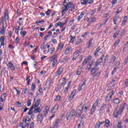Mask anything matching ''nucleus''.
<instances>
[{"instance_id":"obj_51","label":"nucleus","mask_w":128,"mask_h":128,"mask_svg":"<svg viewBox=\"0 0 128 128\" xmlns=\"http://www.w3.org/2000/svg\"><path fill=\"white\" fill-rule=\"evenodd\" d=\"M56 50V48H50V51L51 52H50V54H54V51Z\"/></svg>"},{"instance_id":"obj_35","label":"nucleus","mask_w":128,"mask_h":128,"mask_svg":"<svg viewBox=\"0 0 128 128\" xmlns=\"http://www.w3.org/2000/svg\"><path fill=\"white\" fill-rule=\"evenodd\" d=\"M80 44H82V39L78 38L77 40V41L75 43L76 46H78Z\"/></svg>"},{"instance_id":"obj_63","label":"nucleus","mask_w":128,"mask_h":128,"mask_svg":"<svg viewBox=\"0 0 128 128\" xmlns=\"http://www.w3.org/2000/svg\"><path fill=\"white\" fill-rule=\"evenodd\" d=\"M4 40H6V38H4V36H2L0 38V42H4Z\"/></svg>"},{"instance_id":"obj_22","label":"nucleus","mask_w":128,"mask_h":128,"mask_svg":"<svg viewBox=\"0 0 128 128\" xmlns=\"http://www.w3.org/2000/svg\"><path fill=\"white\" fill-rule=\"evenodd\" d=\"M92 40H94V38H91L88 42V48H90L92 46Z\"/></svg>"},{"instance_id":"obj_9","label":"nucleus","mask_w":128,"mask_h":128,"mask_svg":"<svg viewBox=\"0 0 128 128\" xmlns=\"http://www.w3.org/2000/svg\"><path fill=\"white\" fill-rule=\"evenodd\" d=\"M76 90H74L72 92L70 96L68 98V100L72 101L74 100V95L76 94Z\"/></svg>"},{"instance_id":"obj_44","label":"nucleus","mask_w":128,"mask_h":128,"mask_svg":"<svg viewBox=\"0 0 128 128\" xmlns=\"http://www.w3.org/2000/svg\"><path fill=\"white\" fill-rule=\"evenodd\" d=\"M36 90V84L34 82L32 83V91L34 92Z\"/></svg>"},{"instance_id":"obj_17","label":"nucleus","mask_w":128,"mask_h":128,"mask_svg":"<svg viewBox=\"0 0 128 128\" xmlns=\"http://www.w3.org/2000/svg\"><path fill=\"white\" fill-rule=\"evenodd\" d=\"M62 72H64V67H62V66L58 68L57 72V74L58 76H60V74H62Z\"/></svg>"},{"instance_id":"obj_50","label":"nucleus","mask_w":128,"mask_h":128,"mask_svg":"<svg viewBox=\"0 0 128 128\" xmlns=\"http://www.w3.org/2000/svg\"><path fill=\"white\" fill-rule=\"evenodd\" d=\"M52 44H58V41L56 40V39L53 38L52 40Z\"/></svg>"},{"instance_id":"obj_2","label":"nucleus","mask_w":128,"mask_h":128,"mask_svg":"<svg viewBox=\"0 0 128 128\" xmlns=\"http://www.w3.org/2000/svg\"><path fill=\"white\" fill-rule=\"evenodd\" d=\"M50 45H46V43L44 42H42L40 45V48L42 50H44V54H48V52H50Z\"/></svg>"},{"instance_id":"obj_53","label":"nucleus","mask_w":128,"mask_h":128,"mask_svg":"<svg viewBox=\"0 0 128 128\" xmlns=\"http://www.w3.org/2000/svg\"><path fill=\"white\" fill-rule=\"evenodd\" d=\"M81 4H88L86 0H81Z\"/></svg>"},{"instance_id":"obj_40","label":"nucleus","mask_w":128,"mask_h":128,"mask_svg":"<svg viewBox=\"0 0 128 128\" xmlns=\"http://www.w3.org/2000/svg\"><path fill=\"white\" fill-rule=\"evenodd\" d=\"M30 76H27L26 79V80L28 81V82H27L28 86H30Z\"/></svg>"},{"instance_id":"obj_23","label":"nucleus","mask_w":128,"mask_h":128,"mask_svg":"<svg viewBox=\"0 0 128 128\" xmlns=\"http://www.w3.org/2000/svg\"><path fill=\"white\" fill-rule=\"evenodd\" d=\"M118 20H120V16H116L113 18L114 24H116V22H118Z\"/></svg>"},{"instance_id":"obj_11","label":"nucleus","mask_w":128,"mask_h":128,"mask_svg":"<svg viewBox=\"0 0 128 128\" xmlns=\"http://www.w3.org/2000/svg\"><path fill=\"white\" fill-rule=\"evenodd\" d=\"M86 14V10H84V11H83V12H82L80 16H78V22H80V20L82 19V18H84V16Z\"/></svg>"},{"instance_id":"obj_29","label":"nucleus","mask_w":128,"mask_h":128,"mask_svg":"<svg viewBox=\"0 0 128 128\" xmlns=\"http://www.w3.org/2000/svg\"><path fill=\"white\" fill-rule=\"evenodd\" d=\"M94 64H96V60H92L91 61H90V62H89V64L88 66H92V65Z\"/></svg>"},{"instance_id":"obj_45","label":"nucleus","mask_w":128,"mask_h":128,"mask_svg":"<svg viewBox=\"0 0 128 128\" xmlns=\"http://www.w3.org/2000/svg\"><path fill=\"white\" fill-rule=\"evenodd\" d=\"M32 100L30 99H28L27 101V106H32Z\"/></svg>"},{"instance_id":"obj_54","label":"nucleus","mask_w":128,"mask_h":128,"mask_svg":"<svg viewBox=\"0 0 128 128\" xmlns=\"http://www.w3.org/2000/svg\"><path fill=\"white\" fill-rule=\"evenodd\" d=\"M87 2V4H94V0H86Z\"/></svg>"},{"instance_id":"obj_60","label":"nucleus","mask_w":128,"mask_h":128,"mask_svg":"<svg viewBox=\"0 0 128 128\" xmlns=\"http://www.w3.org/2000/svg\"><path fill=\"white\" fill-rule=\"evenodd\" d=\"M5 20H8V14L6 12L4 14Z\"/></svg>"},{"instance_id":"obj_38","label":"nucleus","mask_w":128,"mask_h":128,"mask_svg":"<svg viewBox=\"0 0 128 128\" xmlns=\"http://www.w3.org/2000/svg\"><path fill=\"white\" fill-rule=\"evenodd\" d=\"M69 58H68V56H65L63 58V60L61 61L60 63L62 64V62H66V60H68Z\"/></svg>"},{"instance_id":"obj_30","label":"nucleus","mask_w":128,"mask_h":128,"mask_svg":"<svg viewBox=\"0 0 128 128\" xmlns=\"http://www.w3.org/2000/svg\"><path fill=\"white\" fill-rule=\"evenodd\" d=\"M70 38H71V39L70 40V42L71 44H74V40H76V36H72V35L70 36Z\"/></svg>"},{"instance_id":"obj_21","label":"nucleus","mask_w":128,"mask_h":128,"mask_svg":"<svg viewBox=\"0 0 128 128\" xmlns=\"http://www.w3.org/2000/svg\"><path fill=\"white\" fill-rule=\"evenodd\" d=\"M42 112V108H40V107L37 108H36L34 109V114H40V112Z\"/></svg>"},{"instance_id":"obj_12","label":"nucleus","mask_w":128,"mask_h":128,"mask_svg":"<svg viewBox=\"0 0 128 128\" xmlns=\"http://www.w3.org/2000/svg\"><path fill=\"white\" fill-rule=\"evenodd\" d=\"M8 66L11 70H16V67L12 62H10Z\"/></svg>"},{"instance_id":"obj_55","label":"nucleus","mask_w":128,"mask_h":128,"mask_svg":"<svg viewBox=\"0 0 128 128\" xmlns=\"http://www.w3.org/2000/svg\"><path fill=\"white\" fill-rule=\"evenodd\" d=\"M86 64H88V61L86 60V59H84V60L83 61V62L82 63V66H86Z\"/></svg>"},{"instance_id":"obj_20","label":"nucleus","mask_w":128,"mask_h":128,"mask_svg":"<svg viewBox=\"0 0 128 128\" xmlns=\"http://www.w3.org/2000/svg\"><path fill=\"white\" fill-rule=\"evenodd\" d=\"M71 50H72V48H70V46H68L66 48V50L64 52L65 54H70V52Z\"/></svg>"},{"instance_id":"obj_46","label":"nucleus","mask_w":128,"mask_h":128,"mask_svg":"<svg viewBox=\"0 0 128 128\" xmlns=\"http://www.w3.org/2000/svg\"><path fill=\"white\" fill-rule=\"evenodd\" d=\"M122 7H119L117 9V12H116V14H120V12H122Z\"/></svg>"},{"instance_id":"obj_27","label":"nucleus","mask_w":128,"mask_h":128,"mask_svg":"<svg viewBox=\"0 0 128 128\" xmlns=\"http://www.w3.org/2000/svg\"><path fill=\"white\" fill-rule=\"evenodd\" d=\"M60 123V119H57L54 124V128H57L58 126V124Z\"/></svg>"},{"instance_id":"obj_56","label":"nucleus","mask_w":128,"mask_h":128,"mask_svg":"<svg viewBox=\"0 0 128 128\" xmlns=\"http://www.w3.org/2000/svg\"><path fill=\"white\" fill-rule=\"evenodd\" d=\"M60 100V96H58L56 97V98L54 99L55 102H58Z\"/></svg>"},{"instance_id":"obj_1","label":"nucleus","mask_w":128,"mask_h":128,"mask_svg":"<svg viewBox=\"0 0 128 128\" xmlns=\"http://www.w3.org/2000/svg\"><path fill=\"white\" fill-rule=\"evenodd\" d=\"M104 58V55L103 54L100 56V58L95 62V64L92 68V66H90V65L86 66V70H88V72L90 70V76H93V78H98L100 76V72H96L99 70L98 66L102 64L103 62Z\"/></svg>"},{"instance_id":"obj_58","label":"nucleus","mask_w":128,"mask_h":128,"mask_svg":"<svg viewBox=\"0 0 128 128\" xmlns=\"http://www.w3.org/2000/svg\"><path fill=\"white\" fill-rule=\"evenodd\" d=\"M24 124L22 126V128H26L29 124L28 123H24Z\"/></svg>"},{"instance_id":"obj_3","label":"nucleus","mask_w":128,"mask_h":128,"mask_svg":"<svg viewBox=\"0 0 128 128\" xmlns=\"http://www.w3.org/2000/svg\"><path fill=\"white\" fill-rule=\"evenodd\" d=\"M100 102V100L97 99L95 102L93 104V105L92 106V107L90 109V114L92 115L94 114V112H96V106H98V102Z\"/></svg>"},{"instance_id":"obj_19","label":"nucleus","mask_w":128,"mask_h":128,"mask_svg":"<svg viewBox=\"0 0 128 128\" xmlns=\"http://www.w3.org/2000/svg\"><path fill=\"white\" fill-rule=\"evenodd\" d=\"M86 80H85L84 82H83L80 86H79V87L78 88V92H80V90H82V86H86Z\"/></svg>"},{"instance_id":"obj_18","label":"nucleus","mask_w":128,"mask_h":128,"mask_svg":"<svg viewBox=\"0 0 128 128\" xmlns=\"http://www.w3.org/2000/svg\"><path fill=\"white\" fill-rule=\"evenodd\" d=\"M88 21V22L90 24H92V22H96V18H94V17H92L90 20V18H87V19Z\"/></svg>"},{"instance_id":"obj_31","label":"nucleus","mask_w":128,"mask_h":128,"mask_svg":"<svg viewBox=\"0 0 128 128\" xmlns=\"http://www.w3.org/2000/svg\"><path fill=\"white\" fill-rule=\"evenodd\" d=\"M118 114H120V112L117 110L114 111V118H118Z\"/></svg>"},{"instance_id":"obj_61","label":"nucleus","mask_w":128,"mask_h":128,"mask_svg":"<svg viewBox=\"0 0 128 128\" xmlns=\"http://www.w3.org/2000/svg\"><path fill=\"white\" fill-rule=\"evenodd\" d=\"M46 14L47 16H50V10L48 9L47 12H46Z\"/></svg>"},{"instance_id":"obj_39","label":"nucleus","mask_w":128,"mask_h":128,"mask_svg":"<svg viewBox=\"0 0 128 128\" xmlns=\"http://www.w3.org/2000/svg\"><path fill=\"white\" fill-rule=\"evenodd\" d=\"M116 70H118V68H114L113 69V70L111 74L112 76H114L116 72Z\"/></svg>"},{"instance_id":"obj_24","label":"nucleus","mask_w":128,"mask_h":128,"mask_svg":"<svg viewBox=\"0 0 128 128\" xmlns=\"http://www.w3.org/2000/svg\"><path fill=\"white\" fill-rule=\"evenodd\" d=\"M51 62H52V66L53 68H54V66H56V62H58V59L52 60H51Z\"/></svg>"},{"instance_id":"obj_36","label":"nucleus","mask_w":128,"mask_h":128,"mask_svg":"<svg viewBox=\"0 0 128 128\" xmlns=\"http://www.w3.org/2000/svg\"><path fill=\"white\" fill-rule=\"evenodd\" d=\"M50 60H58V54H56L54 56L50 58Z\"/></svg>"},{"instance_id":"obj_42","label":"nucleus","mask_w":128,"mask_h":128,"mask_svg":"<svg viewBox=\"0 0 128 128\" xmlns=\"http://www.w3.org/2000/svg\"><path fill=\"white\" fill-rule=\"evenodd\" d=\"M118 34H120V31L118 30L114 34L113 36L114 38H116L118 36Z\"/></svg>"},{"instance_id":"obj_41","label":"nucleus","mask_w":128,"mask_h":128,"mask_svg":"<svg viewBox=\"0 0 128 128\" xmlns=\"http://www.w3.org/2000/svg\"><path fill=\"white\" fill-rule=\"evenodd\" d=\"M42 100H40V99H38V100H37L35 104L37 106H40V104Z\"/></svg>"},{"instance_id":"obj_25","label":"nucleus","mask_w":128,"mask_h":128,"mask_svg":"<svg viewBox=\"0 0 128 128\" xmlns=\"http://www.w3.org/2000/svg\"><path fill=\"white\" fill-rule=\"evenodd\" d=\"M106 106V104H102L100 110V112H102V110H104Z\"/></svg>"},{"instance_id":"obj_10","label":"nucleus","mask_w":128,"mask_h":128,"mask_svg":"<svg viewBox=\"0 0 128 128\" xmlns=\"http://www.w3.org/2000/svg\"><path fill=\"white\" fill-rule=\"evenodd\" d=\"M69 0H64V4H66V6H67V8H72V2H68Z\"/></svg>"},{"instance_id":"obj_62","label":"nucleus","mask_w":128,"mask_h":128,"mask_svg":"<svg viewBox=\"0 0 128 128\" xmlns=\"http://www.w3.org/2000/svg\"><path fill=\"white\" fill-rule=\"evenodd\" d=\"M105 124H108V126L110 124V120H105Z\"/></svg>"},{"instance_id":"obj_4","label":"nucleus","mask_w":128,"mask_h":128,"mask_svg":"<svg viewBox=\"0 0 128 128\" xmlns=\"http://www.w3.org/2000/svg\"><path fill=\"white\" fill-rule=\"evenodd\" d=\"M76 116V110H72L70 112H68L66 114V118L67 120H70V118H72Z\"/></svg>"},{"instance_id":"obj_48","label":"nucleus","mask_w":128,"mask_h":128,"mask_svg":"<svg viewBox=\"0 0 128 128\" xmlns=\"http://www.w3.org/2000/svg\"><path fill=\"white\" fill-rule=\"evenodd\" d=\"M15 44H20V38L18 37H17L15 40Z\"/></svg>"},{"instance_id":"obj_43","label":"nucleus","mask_w":128,"mask_h":128,"mask_svg":"<svg viewBox=\"0 0 128 128\" xmlns=\"http://www.w3.org/2000/svg\"><path fill=\"white\" fill-rule=\"evenodd\" d=\"M96 10L94 9V10H92V11L90 12V16H94V14H96Z\"/></svg>"},{"instance_id":"obj_13","label":"nucleus","mask_w":128,"mask_h":128,"mask_svg":"<svg viewBox=\"0 0 128 128\" xmlns=\"http://www.w3.org/2000/svg\"><path fill=\"white\" fill-rule=\"evenodd\" d=\"M23 122H21V124H24H24H28V122H30L31 120L30 118L26 116V117H25L24 118H23Z\"/></svg>"},{"instance_id":"obj_7","label":"nucleus","mask_w":128,"mask_h":128,"mask_svg":"<svg viewBox=\"0 0 128 128\" xmlns=\"http://www.w3.org/2000/svg\"><path fill=\"white\" fill-rule=\"evenodd\" d=\"M44 115L42 114H38L37 116L38 122H40L41 124L42 120H44Z\"/></svg>"},{"instance_id":"obj_32","label":"nucleus","mask_w":128,"mask_h":128,"mask_svg":"<svg viewBox=\"0 0 128 128\" xmlns=\"http://www.w3.org/2000/svg\"><path fill=\"white\" fill-rule=\"evenodd\" d=\"M20 34L22 36V37L24 38V36L26 34V32L24 30H22L20 32Z\"/></svg>"},{"instance_id":"obj_52","label":"nucleus","mask_w":128,"mask_h":128,"mask_svg":"<svg viewBox=\"0 0 128 128\" xmlns=\"http://www.w3.org/2000/svg\"><path fill=\"white\" fill-rule=\"evenodd\" d=\"M82 72V70L80 69H78L76 72V76H80Z\"/></svg>"},{"instance_id":"obj_59","label":"nucleus","mask_w":128,"mask_h":128,"mask_svg":"<svg viewBox=\"0 0 128 128\" xmlns=\"http://www.w3.org/2000/svg\"><path fill=\"white\" fill-rule=\"evenodd\" d=\"M16 105L18 106H19V107L22 106V103H20V102H16Z\"/></svg>"},{"instance_id":"obj_15","label":"nucleus","mask_w":128,"mask_h":128,"mask_svg":"<svg viewBox=\"0 0 128 128\" xmlns=\"http://www.w3.org/2000/svg\"><path fill=\"white\" fill-rule=\"evenodd\" d=\"M6 93H4L0 98V102H4V100H6Z\"/></svg>"},{"instance_id":"obj_14","label":"nucleus","mask_w":128,"mask_h":128,"mask_svg":"<svg viewBox=\"0 0 128 128\" xmlns=\"http://www.w3.org/2000/svg\"><path fill=\"white\" fill-rule=\"evenodd\" d=\"M64 44L61 42L58 44V47L57 50L61 52L62 50H64Z\"/></svg>"},{"instance_id":"obj_49","label":"nucleus","mask_w":128,"mask_h":128,"mask_svg":"<svg viewBox=\"0 0 128 128\" xmlns=\"http://www.w3.org/2000/svg\"><path fill=\"white\" fill-rule=\"evenodd\" d=\"M120 40H117L114 44V46H118V44H120Z\"/></svg>"},{"instance_id":"obj_8","label":"nucleus","mask_w":128,"mask_h":128,"mask_svg":"<svg viewBox=\"0 0 128 128\" xmlns=\"http://www.w3.org/2000/svg\"><path fill=\"white\" fill-rule=\"evenodd\" d=\"M84 106V105H83L82 108H79V109L78 110H77L76 113V118H78L80 116V114H82Z\"/></svg>"},{"instance_id":"obj_26","label":"nucleus","mask_w":128,"mask_h":128,"mask_svg":"<svg viewBox=\"0 0 128 128\" xmlns=\"http://www.w3.org/2000/svg\"><path fill=\"white\" fill-rule=\"evenodd\" d=\"M126 22H128V16H125L124 18V20L122 22V25L124 26V24H126Z\"/></svg>"},{"instance_id":"obj_28","label":"nucleus","mask_w":128,"mask_h":128,"mask_svg":"<svg viewBox=\"0 0 128 128\" xmlns=\"http://www.w3.org/2000/svg\"><path fill=\"white\" fill-rule=\"evenodd\" d=\"M116 59V56H112L110 60V64H114V62Z\"/></svg>"},{"instance_id":"obj_5","label":"nucleus","mask_w":128,"mask_h":128,"mask_svg":"<svg viewBox=\"0 0 128 128\" xmlns=\"http://www.w3.org/2000/svg\"><path fill=\"white\" fill-rule=\"evenodd\" d=\"M114 94V90H112V92H110L107 94V96L106 98L105 102H110L112 100V96Z\"/></svg>"},{"instance_id":"obj_33","label":"nucleus","mask_w":128,"mask_h":128,"mask_svg":"<svg viewBox=\"0 0 128 128\" xmlns=\"http://www.w3.org/2000/svg\"><path fill=\"white\" fill-rule=\"evenodd\" d=\"M0 33L2 36L4 35V34H6V29L3 28L0 30Z\"/></svg>"},{"instance_id":"obj_34","label":"nucleus","mask_w":128,"mask_h":128,"mask_svg":"<svg viewBox=\"0 0 128 128\" xmlns=\"http://www.w3.org/2000/svg\"><path fill=\"white\" fill-rule=\"evenodd\" d=\"M60 106V105L58 104H56L54 108H52V112L54 110H58V108Z\"/></svg>"},{"instance_id":"obj_47","label":"nucleus","mask_w":128,"mask_h":128,"mask_svg":"<svg viewBox=\"0 0 128 128\" xmlns=\"http://www.w3.org/2000/svg\"><path fill=\"white\" fill-rule=\"evenodd\" d=\"M88 34H90V32H87L84 33V34H82L81 36H82V38H86V36H88Z\"/></svg>"},{"instance_id":"obj_16","label":"nucleus","mask_w":128,"mask_h":128,"mask_svg":"<svg viewBox=\"0 0 128 128\" xmlns=\"http://www.w3.org/2000/svg\"><path fill=\"white\" fill-rule=\"evenodd\" d=\"M48 112H50V107H48V106H46L45 107V110L44 111V116H46V114H48Z\"/></svg>"},{"instance_id":"obj_57","label":"nucleus","mask_w":128,"mask_h":128,"mask_svg":"<svg viewBox=\"0 0 128 128\" xmlns=\"http://www.w3.org/2000/svg\"><path fill=\"white\" fill-rule=\"evenodd\" d=\"M110 11H109L108 13L104 14V18H106L108 16H110Z\"/></svg>"},{"instance_id":"obj_6","label":"nucleus","mask_w":128,"mask_h":128,"mask_svg":"<svg viewBox=\"0 0 128 128\" xmlns=\"http://www.w3.org/2000/svg\"><path fill=\"white\" fill-rule=\"evenodd\" d=\"M82 50H76L74 52V56H73V60H76V58H78V56L80 54H82Z\"/></svg>"},{"instance_id":"obj_64","label":"nucleus","mask_w":128,"mask_h":128,"mask_svg":"<svg viewBox=\"0 0 128 128\" xmlns=\"http://www.w3.org/2000/svg\"><path fill=\"white\" fill-rule=\"evenodd\" d=\"M125 84H126V88H128V79H127L125 80Z\"/></svg>"},{"instance_id":"obj_37","label":"nucleus","mask_w":128,"mask_h":128,"mask_svg":"<svg viewBox=\"0 0 128 128\" xmlns=\"http://www.w3.org/2000/svg\"><path fill=\"white\" fill-rule=\"evenodd\" d=\"M114 104H118L120 102V100H118V98H116L114 100Z\"/></svg>"}]
</instances>
